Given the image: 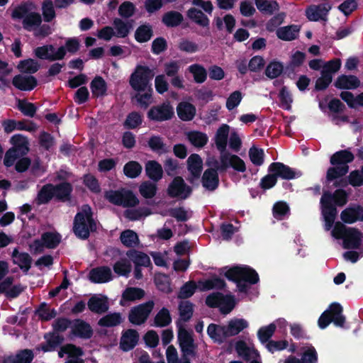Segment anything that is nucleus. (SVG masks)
<instances>
[{
    "mask_svg": "<svg viewBox=\"0 0 363 363\" xmlns=\"http://www.w3.org/2000/svg\"><path fill=\"white\" fill-rule=\"evenodd\" d=\"M230 133V126L223 124L216 131L215 143L218 150L220 152V169H225L233 167L234 169L243 172L246 170L244 161L235 155L225 152L227 139Z\"/></svg>",
    "mask_w": 363,
    "mask_h": 363,
    "instance_id": "nucleus-1",
    "label": "nucleus"
},
{
    "mask_svg": "<svg viewBox=\"0 0 363 363\" xmlns=\"http://www.w3.org/2000/svg\"><path fill=\"white\" fill-rule=\"evenodd\" d=\"M347 202V195L342 189L336 190L333 194L325 192L321 197L320 206L325 227H333L337 215V209L333 203L342 206Z\"/></svg>",
    "mask_w": 363,
    "mask_h": 363,
    "instance_id": "nucleus-2",
    "label": "nucleus"
},
{
    "mask_svg": "<svg viewBox=\"0 0 363 363\" xmlns=\"http://www.w3.org/2000/svg\"><path fill=\"white\" fill-rule=\"evenodd\" d=\"M225 277L236 284L238 291L247 293L249 285L257 284L259 281L257 272L247 265H237L229 268L224 274Z\"/></svg>",
    "mask_w": 363,
    "mask_h": 363,
    "instance_id": "nucleus-3",
    "label": "nucleus"
},
{
    "mask_svg": "<svg viewBox=\"0 0 363 363\" xmlns=\"http://www.w3.org/2000/svg\"><path fill=\"white\" fill-rule=\"evenodd\" d=\"M331 235L337 240H342V247L347 250L359 249L363 238L358 228H332Z\"/></svg>",
    "mask_w": 363,
    "mask_h": 363,
    "instance_id": "nucleus-4",
    "label": "nucleus"
},
{
    "mask_svg": "<svg viewBox=\"0 0 363 363\" xmlns=\"http://www.w3.org/2000/svg\"><path fill=\"white\" fill-rule=\"evenodd\" d=\"M154 75L155 72L148 67L138 65L130 77L129 84L136 92L146 91L152 88L151 80Z\"/></svg>",
    "mask_w": 363,
    "mask_h": 363,
    "instance_id": "nucleus-5",
    "label": "nucleus"
},
{
    "mask_svg": "<svg viewBox=\"0 0 363 363\" xmlns=\"http://www.w3.org/2000/svg\"><path fill=\"white\" fill-rule=\"evenodd\" d=\"M353 159V154L348 150H342L335 153L330 159V162L337 166L328 170L327 179L330 181L347 173L348 166L347 164L352 162Z\"/></svg>",
    "mask_w": 363,
    "mask_h": 363,
    "instance_id": "nucleus-6",
    "label": "nucleus"
},
{
    "mask_svg": "<svg viewBox=\"0 0 363 363\" xmlns=\"http://www.w3.org/2000/svg\"><path fill=\"white\" fill-rule=\"evenodd\" d=\"M342 312L343 308L339 303H332L319 317L318 321L319 328L325 329L331 323L337 327L343 328L346 318L342 315Z\"/></svg>",
    "mask_w": 363,
    "mask_h": 363,
    "instance_id": "nucleus-7",
    "label": "nucleus"
},
{
    "mask_svg": "<svg viewBox=\"0 0 363 363\" xmlns=\"http://www.w3.org/2000/svg\"><path fill=\"white\" fill-rule=\"evenodd\" d=\"M62 235L56 232H45L41 235L40 239H35L29 245L33 255H38L44 252L45 248L55 249L61 242Z\"/></svg>",
    "mask_w": 363,
    "mask_h": 363,
    "instance_id": "nucleus-8",
    "label": "nucleus"
},
{
    "mask_svg": "<svg viewBox=\"0 0 363 363\" xmlns=\"http://www.w3.org/2000/svg\"><path fill=\"white\" fill-rule=\"evenodd\" d=\"M105 198L111 203L130 208L136 206L139 201L135 195L130 190H110L106 192Z\"/></svg>",
    "mask_w": 363,
    "mask_h": 363,
    "instance_id": "nucleus-9",
    "label": "nucleus"
},
{
    "mask_svg": "<svg viewBox=\"0 0 363 363\" xmlns=\"http://www.w3.org/2000/svg\"><path fill=\"white\" fill-rule=\"evenodd\" d=\"M177 338L179 347L182 353V357H195L196 355L197 345L194 343V340L191 334L189 333L184 328L179 325Z\"/></svg>",
    "mask_w": 363,
    "mask_h": 363,
    "instance_id": "nucleus-10",
    "label": "nucleus"
},
{
    "mask_svg": "<svg viewBox=\"0 0 363 363\" xmlns=\"http://www.w3.org/2000/svg\"><path fill=\"white\" fill-rule=\"evenodd\" d=\"M154 307V302L148 301L130 309L128 314L129 321L133 324L140 325L144 323Z\"/></svg>",
    "mask_w": 363,
    "mask_h": 363,
    "instance_id": "nucleus-11",
    "label": "nucleus"
},
{
    "mask_svg": "<svg viewBox=\"0 0 363 363\" xmlns=\"http://www.w3.org/2000/svg\"><path fill=\"white\" fill-rule=\"evenodd\" d=\"M34 52L35 56L40 59L54 61L62 60L65 57V48L62 46L55 49L51 45H44L35 48Z\"/></svg>",
    "mask_w": 363,
    "mask_h": 363,
    "instance_id": "nucleus-12",
    "label": "nucleus"
},
{
    "mask_svg": "<svg viewBox=\"0 0 363 363\" xmlns=\"http://www.w3.org/2000/svg\"><path fill=\"white\" fill-rule=\"evenodd\" d=\"M173 106L169 102H164L161 105L152 107L147 113V117L152 121H167L174 116Z\"/></svg>",
    "mask_w": 363,
    "mask_h": 363,
    "instance_id": "nucleus-13",
    "label": "nucleus"
},
{
    "mask_svg": "<svg viewBox=\"0 0 363 363\" xmlns=\"http://www.w3.org/2000/svg\"><path fill=\"white\" fill-rule=\"evenodd\" d=\"M191 193V189L187 186L182 177H176L169 184L168 194L170 196L179 199L187 198Z\"/></svg>",
    "mask_w": 363,
    "mask_h": 363,
    "instance_id": "nucleus-14",
    "label": "nucleus"
},
{
    "mask_svg": "<svg viewBox=\"0 0 363 363\" xmlns=\"http://www.w3.org/2000/svg\"><path fill=\"white\" fill-rule=\"evenodd\" d=\"M140 335L135 329H127L122 333L119 347L123 352H129L135 348L139 341Z\"/></svg>",
    "mask_w": 363,
    "mask_h": 363,
    "instance_id": "nucleus-15",
    "label": "nucleus"
},
{
    "mask_svg": "<svg viewBox=\"0 0 363 363\" xmlns=\"http://www.w3.org/2000/svg\"><path fill=\"white\" fill-rule=\"evenodd\" d=\"M74 227H96L97 221L94 218L91 208L84 206L77 213Z\"/></svg>",
    "mask_w": 363,
    "mask_h": 363,
    "instance_id": "nucleus-16",
    "label": "nucleus"
},
{
    "mask_svg": "<svg viewBox=\"0 0 363 363\" xmlns=\"http://www.w3.org/2000/svg\"><path fill=\"white\" fill-rule=\"evenodd\" d=\"M330 9L331 5L328 2H324L319 5L310 6L306 11V15L310 21L324 20Z\"/></svg>",
    "mask_w": 363,
    "mask_h": 363,
    "instance_id": "nucleus-17",
    "label": "nucleus"
},
{
    "mask_svg": "<svg viewBox=\"0 0 363 363\" xmlns=\"http://www.w3.org/2000/svg\"><path fill=\"white\" fill-rule=\"evenodd\" d=\"M341 220L347 224L363 220V207L359 205H352L341 212Z\"/></svg>",
    "mask_w": 363,
    "mask_h": 363,
    "instance_id": "nucleus-18",
    "label": "nucleus"
},
{
    "mask_svg": "<svg viewBox=\"0 0 363 363\" xmlns=\"http://www.w3.org/2000/svg\"><path fill=\"white\" fill-rule=\"evenodd\" d=\"M269 170L273 173L277 178L279 177L284 179H292L301 176L299 172L294 171L289 167L280 162L272 163L269 166Z\"/></svg>",
    "mask_w": 363,
    "mask_h": 363,
    "instance_id": "nucleus-19",
    "label": "nucleus"
},
{
    "mask_svg": "<svg viewBox=\"0 0 363 363\" xmlns=\"http://www.w3.org/2000/svg\"><path fill=\"white\" fill-rule=\"evenodd\" d=\"M87 306L90 311L96 314H103L108 311L109 303L106 296L93 295L87 302Z\"/></svg>",
    "mask_w": 363,
    "mask_h": 363,
    "instance_id": "nucleus-20",
    "label": "nucleus"
},
{
    "mask_svg": "<svg viewBox=\"0 0 363 363\" xmlns=\"http://www.w3.org/2000/svg\"><path fill=\"white\" fill-rule=\"evenodd\" d=\"M72 333L82 339H89L93 335V330L89 323L82 319H75L72 323Z\"/></svg>",
    "mask_w": 363,
    "mask_h": 363,
    "instance_id": "nucleus-21",
    "label": "nucleus"
},
{
    "mask_svg": "<svg viewBox=\"0 0 363 363\" xmlns=\"http://www.w3.org/2000/svg\"><path fill=\"white\" fill-rule=\"evenodd\" d=\"M89 277L93 283H106L111 280L112 273L108 267H99L92 269L89 272Z\"/></svg>",
    "mask_w": 363,
    "mask_h": 363,
    "instance_id": "nucleus-22",
    "label": "nucleus"
},
{
    "mask_svg": "<svg viewBox=\"0 0 363 363\" xmlns=\"http://www.w3.org/2000/svg\"><path fill=\"white\" fill-rule=\"evenodd\" d=\"M207 334L214 342L221 344L228 337L226 325L211 323L207 328Z\"/></svg>",
    "mask_w": 363,
    "mask_h": 363,
    "instance_id": "nucleus-23",
    "label": "nucleus"
},
{
    "mask_svg": "<svg viewBox=\"0 0 363 363\" xmlns=\"http://www.w3.org/2000/svg\"><path fill=\"white\" fill-rule=\"evenodd\" d=\"M13 263L18 264L21 269L26 274L31 267L32 258L27 252H19L18 248H15L11 255Z\"/></svg>",
    "mask_w": 363,
    "mask_h": 363,
    "instance_id": "nucleus-24",
    "label": "nucleus"
},
{
    "mask_svg": "<svg viewBox=\"0 0 363 363\" xmlns=\"http://www.w3.org/2000/svg\"><path fill=\"white\" fill-rule=\"evenodd\" d=\"M13 84L20 90L30 91L35 88L37 82L33 76L18 74L13 79Z\"/></svg>",
    "mask_w": 363,
    "mask_h": 363,
    "instance_id": "nucleus-25",
    "label": "nucleus"
},
{
    "mask_svg": "<svg viewBox=\"0 0 363 363\" xmlns=\"http://www.w3.org/2000/svg\"><path fill=\"white\" fill-rule=\"evenodd\" d=\"M126 255L135 264V266L147 267L152 265L148 255L143 252L130 249L127 251Z\"/></svg>",
    "mask_w": 363,
    "mask_h": 363,
    "instance_id": "nucleus-26",
    "label": "nucleus"
},
{
    "mask_svg": "<svg viewBox=\"0 0 363 363\" xmlns=\"http://www.w3.org/2000/svg\"><path fill=\"white\" fill-rule=\"evenodd\" d=\"M177 111L179 118L184 121H191L196 115L195 106L189 102H180L177 107Z\"/></svg>",
    "mask_w": 363,
    "mask_h": 363,
    "instance_id": "nucleus-27",
    "label": "nucleus"
},
{
    "mask_svg": "<svg viewBox=\"0 0 363 363\" xmlns=\"http://www.w3.org/2000/svg\"><path fill=\"white\" fill-rule=\"evenodd\" d=\"M188 170L191 173L192 178L191 182L194 179H198L201 173L203 161L201 157L197 154L191 155L187 160Z\"/></svg>",
    "mask_w": 363,
    "mask_h": 363,
    "instance_id": "nucleus-28",
    "label": "nucleus"
},
{
    "mask_svg": "<svg viewBox=\"0 0 363 363\" xmlns=\"http://www.w3.org/2000/svg\"><path fill=\"white\" fill-rule=\"evenodd\" d=\"M199 284L200 290L203 291L214 289L221 290L226 286L225 281L216 275L204 281H199Z\"/></svg>",
    "mask_w": 363,
    "mask_h": 363,
    "instance_id": "nucleus-29",
    "label": "nucleus"
},
{
    "mask_svg": "<svg viewBox=\"0 0 363 363\" xmlns=\"http://www.w3.org/2000/svg\"><path fill=\"white\" fill-rule=\"evenodd\" d=\"M145 293L143 289L138 287H128L123 291L122 294L120 303L121 305L123 306V301H135L137 300H140L145 296Z\"/></svg>",
    "mask_w": 363,
    "mask_h": 363,
    "instance_id": "nucleus-30",
    "label": "nucleus"
},
{
    "mask_svg": "<svg viewBox=\"0 0 363 363\" xmlns=\"http://www.w3.org/2000/svg\"><path fill=\"white\" fill-rule=\"evenodd\" d=\"M300 31V27L296 25L284 26L277 30V37L283 40H292L296 38Z\"/></svg>",
    "mask_w": 363,
    "mask_h": 363,
    "instance_id": "nucleus-31",
    "label": "nucleus"
},
{
    "mask_svg": "<svg viewBox=\"0 0 363 363\" xmlns=\"http://www.w3.org/2000/svg\"><path fill=\"white\" fill-rule=\"evenodd\" d=\"M248 327L247 320L242 318H234L228 322L226 325L228 337L235 336Z\"/></svg>",
    "mask_w": 363,
    "mask_h": 363,
    "instance_id": "nucleus-32",
    "label": "nucleus"
},
{
    "mask_svg": "<svg viewBox=\"0 0 363 363\" xmlns=\"http://www.w3.org/2000/svg\"><path fill=\"white\" fill-rule=\"evenodd\" d=\"M44 338L47 340L45 344L41 345V350L44 352L55 350L64 340L62 336L55 333L45 334Z\"/></svg>",
    "mask_w": 363,
    "mask_h": 363,
    "instance_id": "nucleus-33",
    "label": "nucleus"
},
{
    "mask_svg": "<svg viewBox=\"0 0 363 363\" xmlns=\"http://www.w3.org/2000/svg\"><path fill=\"white\" fill-rule=\"evenodd\" d=\"M123 322V318L120 313H110L98 321V325L101 327L111 328L119 325Z\"/></svg>",
    "mask_w": 363,
    "mask_h": 363,
    "instance_id": "nucleus-34",
    "label": "nucleus"
},
{
    "mask_svg": "<svg viewBox=\"0 0 363 363\" xmlns=\"http://www.w3.org/2000/svg\"><path fill=\"white\" fill-rule=\"evenodd\" d=\"M11 143L13 149L17 151L21 155H26L28 151V143L26 137L22 135H14L11 138Z\"/></svg>",
    "mask_w": 363,
    "mask_h": 363,
    "instance_id": "nucleus-35",
    "label": "nucleus"
},
{
    "mask_svg": "<svg viewBox=\"0 0 363 363\" xmlns=\"http://www.w3.org/2000/svg\"><path fill=\"white\" fill-rule=\"evenodd\" d=\"M203 186L208 190H214L218 185V177L215 169L205 171L202 178Z\"/></svg>",
    "mask_w": 363,
    "mask_h": 363,
    "instance_id": "nucleus-36",
    "label": "nucleus"
},
{
    "mask_svg": "<svg viewBox=\"0 0 363 363\" xmlns=\"http://www.w3.org/2000/svg\"><path fill=\"white\" fill-rule=\"evenodd\" d=\"M154 281L159 291L167 294L172 291L170 279L168 275L159 273L155 274Z\"/></svg>",
    "mask_w": 363,
    "mask_h": 363,
    "instance_id": "nucleus-37",
    "label": "nucleus"
},
{
    "mask_svg": "<svg viewBox=\"0 0 363 363\" xmlns=\"http://www.w3.org/2000/svg\"><path fill=\"white\" fill-rule=\"evenodd\" d=\"M359 85V79L354 76L342 75L335 82V86L340 89H354Z\"/></svg>",
    "mask_w": 363,
    "mask_h": 363,
    "instance_id": "nucleus-38",
    "label": "nucleus"
},
{
    "mask_svg": "<svg viewBox=\"0 0 363 363\" xmlns=\"http://www.w3.org/2000/svg\"><path fill=\"white\" fill-rule=\"evenodd\" d=\"M186 135L191 144L196 147H203L208 140L206 134L199 131H190Z\"/></svg>",
    "mask_w": 363,
    "mask_h": 363,
    "instance_id": "nucleus-39",
    "label": "nucleus"
},
{
    "mask_svg": "<svg viewBox=\"0 0 363 363\" xmlns=\"http://www.w3.org/2000/svg\"><path fill=\"white\" fill-rule=\"evenodd\" d=\"M120 240L123 245L127 247H135L139 243L138 234L129 228L121 233Z\"/></svg>",
    "mask_w": 363,
    "mask_h": 363,
    "instance_id": "nucleus-40",
    "label": "nucleus"
},
{
    "mask_svg": "<svg viewBox=\"0 0 363 363\" xmlns=\"http://www.w3.org/2000/svg\"><path fill=\"white\" fill-rule=\"evenodd\" d=\"M145 170L147 176L154 181H158L162 176V168L161 165L155 161H149L145 165Z\"/></svg>",
    "mask_w": 363,
    "mask_h": 363,
    "instance_id": "nucleus-41",
    "label": "nucleus"
},
{
    "mask_svg": "<svg viewBox=\"0 0 363 363\" xmlns=\"http://www.w3.org/2000/svg\"><path fill=\"white\" fill-rule=\"evenodd\" d=\"M113 25L115 36L118 38L127 36L132 28L129 23L125 22L120 18H116L113 21Z\"/></svg>",
    "mask_w": 363,
    "mask_h": 363,
    "instance_id": "nucleus-42",
    "label": "nucleus"
},
{
    "mask_svg": "<svg viewBox=\"0 0 363 363\" xmlns=\"http://www.w3.org/2000/svg\"><path fill=\"white\" fill-rule=\"evenodd\" d=\"M154 322L156 327L163 328L169 325L172 323L169 311L167 308L163 307L156 314Z\"/></svg>",
    "mask_w": 363,
    "mask_h": 363,
    "instance_id": "nucleus-43",
    "label": "nucleus"
},
{
    "mask_svg": "<svg viewBox=\"0 0 363 363\" xmlns=\"http://www.w3.org/2000/svg\"><path fill=\"white\" fill-rule=\"evenodd\" d=\"M180 319L184 322L189 321L194 313V305L189 301H181L179 304Z\"/></svg>",
    "mask_w": 363,
    "mask_h": 363,
    "instance_id": "nucleus-44",
    "label": "nucleus"
},
{
    "mask_svg": "<svg viewBox=\"0 0 363 363\" xmlns=\"http://www.w3.org/2000/svg\"><path fill=\"white\" fill-rule=\"evenodd\" d=\"M197 289V285L194 281L186 282L179 289L177 297L179 299H186L191 297Z\"/></svg>",
    "mask_w": 363,
    "mask_h": 363,
    "instance_id": "nucleus-45",
    "label": "nucleus"
},
{
    "mask_svg": "<svg viewBox=\"0 0 363 363\" xmlns=\"http://www.w3.org/2000/svg\"><path fill=\"white\" fill-rule=\"evenodd\" d=\"M188 71L192 74L194 79L196 83H203L207 77L205 68L198 64H194L188 67Z\"/></svg>",
    "mask_w": 363,
    "mask_h": 363,
    "instance_id": "nucleus-46",
    "label": "nucleus"
},
{
    "mask_svg": "<svg viewBox=\"0 0 363 363\" xmlns=\"http://www.w3.org/2000/svg\"><path fill=\"white\" fill-rule=\"evenodd\" d=\"M41 23V16L40 14L36 13H30L28 14L24 20L23 25L25 28L28 30H35L37 27Z\"/></svg>",
    "mask_w": 363,
    "mask_h": 363,
    "instance_id": "nucleus-47",
    "label": "nucleus"
},
{
    "mask_svg": "<svg viewBox=\"0 0 363 363\" xmlns=\"http://www.w3.org/2000/svg\"><path fill=\"white\" fill-rule=\"evenodd\" d=\"M276 330V325L274 323H270L267 326L262 327L257 332V336L261 342L265 343L269 341L273 334Z\"/></svg>",
    "mask_w": 363,
    "mask_h": 363,
    "instance_id": "nucleus-48",
    "label": "nucleus"
},
{
    "mask_svg": "<svg viewBox=\"0 0 363 363\" xmlns=\"http://www.w3.org/2000/svg\"><path fill=\"white\" fill-rule=\"evenodd\" d=\"M113 269L118 275L128 277L131 272V264L126 259H121L114 264Z\"/></svg>",
    "mask_w": 363,
    "mask_h": 363,
    "instance_id": "nucleus-49",
    "label": "nucleus"
},
{
    "mask_svg": "<svg viewBox=\"0 0 363 363\" xmlns=\"http://www.w3.org/2000/svg\"><path fill=\"white\" fill-rule=\"evenodd\" d=\"M152 89H147L146 91L137 92L135 95V99L140 106L146 108L150 104H152Z\"/></svg>",
    "mask_w": 363,
    "mask_h": 363,
    "instance_id": "nucleus-50",
    "label": "nucleus"
},
{
    "mask_svg": "<svg viewBox=\"0 0 363 363\" xmlns=\"http://www.w3.org/2000/svg\"><path fill=\"white\" fill-rule=\"evenodd\" d=\"M150 214V211L146 207L137 209H127L124 212V216L129 220H138Z\"/></svg>",
    "mask_w": 363,
    "mask_h": 363,
    "instance_id": "nucleus-51",
    "label": "nucleus"
},
{
    "mask_svg": "<svg viewBox=\"0 0 363 363\" xmlns=\"http://www.w3.org/2000/svg\"><path fill=\"white\" fill-rule=\"evenodd\" d=\"M91 89L93 95L101 96L105 94L106 91V84L101 77L95 78L91 84Z\"/></svg>",
    "mask_w": 363,
    "mask_h": 363,
    "instance_id": "nucleus-52",
    "label": "nucleus"
},
{
    "mask_svg": "<svg viewBox=\"0 0 363 363\" xmlns=\"http://www.w3.org/2000/svg\"><path fill=\"white\" fill-rule=\"evenodd\" d=\"M141 165L135 161L128 162L123 168L124 174L130 178H135L141 173Z\"/></svg>",
    "mask_w": 363,
    "mask_h": 363,
    "instance_id": "nucleus-53",
    "label": "nucleus"
},
{
    "mask_svg": "<svg viewBox=\"0 0 363 363\" xmlns=\"http://www.w3.org/2000/svg\"><path fill=\"white\" fill-rule=\"evenodd\" d=\"M188 16L200 26H206L209 23L208 18L201 11L194 8L188 11Z\"/></svg>",
    "mask_w": 363,
    "mask_h": 363,
    "instance_id": "nucleus-54",
    "label": "nucleus"
},
{
    "mask_svg": "<svg viewBox=\"0 0 363 363\" xmlns=\"http://www.w3.org/2000/svg\"><path fill=\"white\" fill-rule=\"evenodd\" d=\"M55 195V186L48 184L43 187L38 196L39 203H45L49 201Z\"/></svg>",
    "mask_w": 363,
    "mask_h": 363,
    "instance_id": "nucleus-55",
    "label": "nucleus"
},
{
    "mask_svg": "<svg viewBox=\"0 0 363 363\" xmlns=\"http://www.w3.org/2000/svg\"><path fill=\"white\" fill-rule=\"evenodd\" d=\"M225 295L220 292H213L206 298V304L209 308H218L222 305Z\"/></svg>",
    "mask_w": 363,
    "mask_h": 363,
    "instance_id": "nucleus-56",
    "label": "nucleus"
},
{
    "mask_svg": "<svg viewBox=\"0 0 363 363\" xmlns=\"http://www.w3.org/2000/svg\"><path fill=\"white\" fill-rule=\"evenodd\" d=\"M302 363H318V355L316 350L312 345L305 350L301 357Z\"/></svg>",
    "mask_w": 363,
    "mask_h": 363,
    "instance_id": "nucleus-57",
    "label": "nucleus"
},
{
    "mask_svg": "<svg viewBox=\"0 0 363 363\" xmlns=\"http://www.w3.org/2000/svg\"><path fill=\"white\" fill-rule=\"evenodd\" d=\"M283 68L284 66L281 62L277 61L271 62L266 68V75L271 79L276 78L281 74Z\"/></svg>",
    "mask_w": 363,
    "mask_h": 363,
    "instance_id": "nucleus-58",
    "label": "nucleus"
},
{
    "mask_svg": "<svg viewBox=\"0 0 363 363\" xmlns=\"http://www.w3.org/2000/svg\"><path fill=\"white\" fill-rule=\"evenodd\" d=\"M39 65L37 61L33 59H28L21 61L18 65V69L23 72L34 73L38 71Z\"/></svg>",
    "mask_w": 363,
    "mask_h": 363,
    "instance_id": "nucleus-59",
    "label": "nucleus"
},
{
    "mask_svg": "<svg viewBox=\"0 0 363 363\" xmlns=\"http://www.w3.org/2000/svg\"><path fill=\"white\" fill-rule=\"evenodd\" d=\"M235 351L240 357H242L245 361H249L251 359V352H255L252 350L243 340H239L235 344Z\"/></svg>",
    "mask_w": 363,
    "mask_h": 363,
    "instance_id": "nucleus-60",
    "label": "nucleus"
},
{
    "mask_svg": "<svg viewBox=\"0 0 363 363\" xmlns=\"http://www.w3.org/2000/svg\"><path fill=\"white\" fill-rule=\"evenodd\" d=\"M38 313L39 318L43 321H48L54 318L57 315L56 311L54 308L50 309L48 308L45 303H42L40 305Z\"/></svg>",
    "mask_w": 363,
    "mask_h": 363,
    "instance_id": "nucleus-61",
    "label": "nucleus"
},
{
    "mask_svg": "<svg viewBox=\"0 0 363 363\" xmlns=\"http://www.w3.org/2000/svg\"><path fill=\"white\" fill-rule=\"evenodd\" d=\"M264 155L263 150L257 147H252L249 150L250 159L257 166H260L263 164Z\"/></svg>",
    "mask_w": 363,
    "mask_h": 363,
    "instance_id": "nucleus-62",
    "label": "nucleus"
},
{
    "mask_svg": "<svg viewBox=\"0 0 363 363\" xmlns=\"http://www.w3.org/2000/svg\"><path fill=\"white\" fill-rule=\"evenodd\" d=\"M183 17L179 12L170 11L163 17V22L167 26H175L181 23Z\"/></svg>",
    "mask_w": 363,
    "mask_h": 363,
    "instance_id": "nucleus-63",
    "label": "nucleus"
},
{
    "mask_svg": "<svg viewBox=\"0 0 363 363\" xmlns=\"http://www.w3.org/2000/svg\"><path fill=\"white\" fill-rule=\"evenodd\" d=\"M289 212V207L283 201L277 202L273 207V215L277 219H283Z\"/></svg>",
    "mask_w": 363,
    "mask_h": 363,
    "instance_id": "nucleus-64",
    "label": "nucleus"
}]
</instances>
